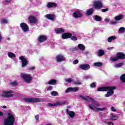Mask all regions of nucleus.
Listing matches in <instances>:
<instances>
[{
  "instance_id": "obj_1",
  "label": "nucleus",
  "mask_w": 125,
  "mask_h": 125,
  "mask_svg": "<svg viewBox=\"0 0 125 125\" xmlns=\"http://www.w3.org/2000/svg\"><path fill=\"white\" fill-rule=\"evenodd\" d=\"M79 97L81 98L82 99H83V100H85L86 101H91V104H88L89 107L91 110H93L94 111V110H97V111H103L105 110V107H102V108H98L97 107H100L101 106V104H100L93 100L92 98H91L90 97H89L88 96H83V95H80Z\"/></svg>"
},
{
  "instance_id": "obj_2",
  "label": "nucleus",
  "mask_w": 125,
  "mask_h": 125,
  "mask_svg": "<svg viewBox=\"0 0 125 125\" xmlns=\"http://www.w3.org/2000/svg\"><path fill=\"white\" fill-rule=\"evenodd\" d=\"M116 89L115 86L102 87L98 88L97 91H108L105 94V97H110L114 94V90Z\"/></svg>"
},
{
  "instance_id": "obj_3",
  "label": "nucleus",
  "mask_w": 125,
  "mask_h": 125,
  "mask_svg": "<svg viewBox=\"0 0 125 125\" xmlns=\"http://www.w3.org/2000/svg\"><path fill=\"white\" fill-rule=\"evenodd\" d=\"M15 122V115L12 112L8 113V117L4 120V125H14Z\"/></svg>"
},
{
  "instance_id": "obj_4",
  "label": "nucleus",
  "mask_w": 125,
  "mask_h": 125,
  "mask_svg": "<svg viewBox=\"0 0 125 125\" xmlns=\"http://www.w3.org/2000/svg\"><path fill=\"white\" fill-rule=\"evenodd\" d=\"M0 96L4 98H9L10 97H13V91L11 90L2 91Z\"/></svg>"
},
{
  "instance_id": "obj_5",
  "label": "nucleus",
  "mask_w": 125,
  "mask_h": 125,
  "mask_svg": "<svg viewBox=\"0 0 125 125\" xmlns=\"http://www.w3.org/2000/svg\"><path fill=\"white\" fill-rule=\"evenodd\" d=\"M24 101H25V102H30L31 103H34L42 102L43 100H42V99L37 98H26L24 99Z\"/></svg>"
},
{
  "instance_id": "obj_6",
  "label": "nucleus",
  "mask_w": 125,
  "mask_h": 125,
  "mask_svg": "<svg viewBox=\"0 0 125 125\" xmlns=\"http://www.w3.org/2000/svg\"><path fill=\"white\" fill-rule=\"evenodd\" d=\"M21 77L23 79V81L27 83H30L32 82V77L31 76L26 74H21Z\"/></svg>"
},
{
  "instance_id": "obj_7",
  "label": "nucleus",
  "mask_w": 125,
  "mask_h": 125,
  "mask_svg": "<svg viewBox=\"0 0 125 125\" xmlns=\"http://www.w3.org/2000/svg\"><path fill=\"white\" fill-rule=\"evenodd\" d=\"M93 4L96 9H101L103 7V3L101 1H95L93 2Z\"/></svg>"
},
{
  "instance_id": "obj_8",
  "label": "nucleus",
  "mask_w": 125,
  "mask_h": 125,
  "mask_svg": "<svg viewBox=\"0 0 125 125\" xmlns=\"http://www.w3.org/2000/svg\"><path fill=\"white\" fill-rule=\"evenodd\" d=\"M55 60L57 62H63L66 60V58L62 55L59 54L57 55Z\"/></svg>"
},
{
  "instance_id": "obj_9",
  "label": "nucleus",
  "mask_w": 125,
  "mask_h": 125,
  "mask_svg": "<svg viewBox=\"0 0 125 125\" xmlns=\"http://www.w3.org/2000/svg\"><path fill=\"white\" fill-rule=\"evenodd\" d=\"M79 91V87H68L65 90L66 93H69V92H77Z\"/></svg>"
},
{
  "instance_id": "obj_10",
  "label": "nucleus",
  "mask_w": 125,
  "mask_h": 125,
  "mask_svg": "<svg viewBox=\"0 0 125 125\" xmlns=\"http://www.w3.org/2000/svg\"><path fill=\"white\" fill-rule=\"evenodd\" d=\"M72 16L74 18H81V17H83L82 11H76L74 12L72 14Z\"/></svg>"
},
{
  "instance_id": "obj_11",
  "label": "nucleus",
  "mask_w": 125,
  "mask_h": 125,
  "mask_svg": "<svg viewBox=\"0 0 125 125\" xmlns=\"http://www.w3.org/2000/svg\"><path fill=\"white\" fill-rule=\"evenodd\" d=\"M20 27L24 33H26V32H28V31H29V27H28V25H27V24H26L25 22L21 23L20 24Z\"/></svg>"
},
{
  "instance_id": "obj_12",
  "label": "nucleus",
  "mask_w": 125,
  "mask_h": 125,
  "mask_svg": "<svg viewBox=\"0 0 125 125\" xmlns=\"http://www.w3.org/2000/svg\"><path fill=\"white\" fill-rule=\"evenodd\" d=\"M80 69L81 70H87L90 69V65L88 64H83L79 65Z\"/></svg>"
},
{
  "instance_id": "obj_13",
  "label": "nucleus",
  "mask_w": 125,
  "mask_h": 125,
  "mask_svg": "<svg viewBox=\"0 0 125 125\" xmlns=\"http://www.w3.org/2000/svg\"><path fill=\"white\" fill-rule=\"evenodd\" d=\"M19 59L21 61V67H25V66H26V65L28 64L27 60H26V59H25L23 56L20 57Z\"/></svg>"
},
{
  "instance_id": "obj_14",
  "label": "nucleus",
  "mask_w": 125,
  "mask_h": 125,
  "mask_svg": "<svg viewBox=\"0 0 125 125\" xmlns=\"http://www.w3.org/2000/svg\"><path fill=\"white\" fill-rule=\"evenodd\" d=\"M45 17L46 19H48L51 21H54L55 20V15L53 14H46Z\"/></svg>"
},
{
  "instance_id": "obj_15",
  "label": "nucleus",
  "mask_w": 125,
  "mask_h": 125,
  "mask_svg": "<svg viewBox=\"0 0 125 125\" xmlns=\"http://www.w3.org/2000/svg\"><path fill=\"white\" fill-rule=\"evenodd\" d=\"M47 37L45 35H40L38 37V42H45V41L47 40Z\"/></svg>"
},
{
  "instance_id": "obj_16",
  "label": "nucleus",
  "mask_w": 125,
  "mask_h": 125,
  "mask_svg": "<svg viewBox=\"0 0 125 125\" xmlns=\"http://www.w3.org/2000/svg\"><path fill=\"white\" fill-rule=\"evenodd\" d=\"M119 119V116L114 113H111L109 120L110 121H117Z\"/></svg>"
},
{
  "instance_id": "obj_17",
  "label": "nucleus",
  "mask_w": 125,
  "mask_h": 125,
  "mask_svg": "<svg viewBox=\"0 0 125 125\" xmlns=\"http://www.w3.org/2000/svg\"><path fill=\"white\" fill-rule=\"evenodd\" d=\"M28 20L30 23L32 24H35L37 22V18L35 17L31 16L28 18Z\"/></svg>"
},
{
  "instance_id": "obj_18",
  "label": "nucleus",
  "mask_w": 125,
  "mask_h": 125,
  "mask_svg": "<svg viewBox=\"0 0 125 125\" xmlns=\"http://www.w3.org/2000/svg\"><path fill=\"white\" fill-rule=\"evenodd\" d=\"M124 17H125L124 15L120 14L115 16L114 18V19L115 21H121V20H123V19H124Z\"/></svg>"
},
{
  "instance_id": "obj_19",
  "label": "nucleus",
  "mask_w": 125,
  "mask_h": 125,
  "mask_svg": "<svg viewBox=\"0 0 125 125\" xmlns=\"http://www.w3.org/2000/svg\"><path fill=\"white\" fill-rule=\"evenodd\" d=\"M66 113L69 116L71 119H74L75 113L73 111H69V109H66Z\"/></svg>"
},
{
  "instance_id": "obj_20",
  "label": "nucleus",
  "mask_w": 125,
  "mask_h": 125,
  "mask_svg": "<svg viewBox=\"0 0 125 125\" xmlns=\"http://www.w3.org/2000/svg\"><path fill=\"white\" fill-rule=\"evenodd\" d=\"M62 38L65 40L66 39H69L72 37V34L71 33H64L62 35Z\"/></svg>"
},
{
  "instance_id": "obj_21",
  "label": "nucleus",
  "mask_w": 125,
  "mask_h": 125,
  "mask_svg": "<svg viewBox=\"0 0 125 125\" xmlns=\"http://www.w3.org/2000/svg\"><path fill=\"white\" fill-rule=\"evenodd\" d=\"M57 6V4L55 2H48L47 3V7L48 8H51V7H54Z\"/></svg>"
},
{
  "instance_id": "obj_22",
  "label": "nucleus",
  "mask_w": 125,
  "mask_h": 125,
  "mask_svg": "<svg viewBox=\"0 0 125 125\" xmlns=\"http://www.w3.org/2000/svg\"><path fill=\"white\" fill-rule=\"evenodd\" d=\"M64 32H65V30L62 28L55 29V33L56 34H62Z\"/></svg>"
},
{
  "instance_id": "obj_23",
  "label": "nucleus",
  "mask_w": 125,
  "mask_h": 125,
  "mask_svg": "<svg viewBox=\"0 0 125 125\" xmlns=\"http://www.w3.org/2000/svg\"><path fill=\"white\" fill-rule=\"evenodd\" d=\"M116 56L118 59H125V55L121 52L118 53Z\"/></svg>"
},
{
  "instance_id": "obj_24",
  "label": "nucleus",
  "mask_w": 125,
  "mask_h": 125,
  "mask_svg": "<svg viewBox=\"0 0 125 125\" xmlns=\"http://www.w3.org/2000/svg\"><path fill=\"white\" fill-rule=\"evenodd\" d=\"M57 82L55 79H52L48 81V84H50L51 85H55L57 83Z\"/></svg>"
},
{
  "instance_id": "obj_25",
  "label": "nucleus",
  "mask_w": 125,
  "mask_h": 125,
  "mask_svg": "<svg viewBox=\"0 0 125 125\" xmlns=\"http://www.w3.org/2000/svg\"><path fill=\"white\" fill-rule=\"evenodd\" d=\"M66 104V101H63L62 102L58 101L56 103V106H62V105H65Z\"/></svg>"
},
{
  "instance_id": "obj_26",
  "label": "nucleus",
  "mask_w": 125,
  "mask_h": 125,
  "mask_svg": "<svg viewBox=\"0 0 125 125\" xmlns=\"http://www.w3.org/2000/svg\"><path fill=\"white\" fill-rule=\"evenodd\" d=\"M105 54V52L102 49L99 50L97 53V56H103Z\"/></svg>"
},
{
  "instance_id": "obj_27",
  "label": "nucleus",
  "mask_w": 125,
  "mask_h": 125,
  "mask_svg": "<svg viewBox=\"0 0 125 125\" xmlns=\"http://www.w3.org/2000/svg\"><path fill=\"white\" fill-rule=\"evenodd\" d=\"M94 19V20H95V21H97V22H100V21L102 20V18H101V17L98 15H95Z\"/></svg>"
},
{
  "instance_id": "obj_28",
  "label": "nucleus",
  "mask_w": 125,
  "mask_h": 125,
  "mask_svg": "<svg viewBox=\"0 0 125 125\" xmlns=\"http://www.w3.org/2000/svg\"><path fill=\"white\" fill-rule=\"evenodd\" d=\"M7 55L9 58H15L16 57L15 54L12 52H8L7 53Z\"/></svg>"
},
{
  "instance_id": "obj_29",
  "label": "nucleus",
  "mask_w": 125,
  "mask_h": 125,
  "mask_svg": "<svg viewBox=\"0 0 125 125\" xmlns=\"http://www.w3.org/2000/svg\"><path fill=\"white\" fill-rule=\"evenodd\" d=\"M78 47L80 50H82V51H83L85 49V46L83 44H79Z\"/></svg>"
},
{
  "instance_id": "obj_30",
  "label": "nucleus",
  "mask_w": 125,
  "mask_h": 125,
  "mask_svg": "<svg viewBox=\"0 0 125 125\" xmlns=\"http://www.w3.org/2000/svg\"><path fill=\"white\" fill-rule=\"evenodd\" d=\"M116 40L115 36H110L107 39L108 42H112L113 41H115Z\"/></svg>"
},
{
  "instance_id": "obj_31",
  "label": "nucleus",
  "mask_w": 125,
  "mask_h": 125,
  "mask_svg": "<svg viewBox=\"0 0 125 125\" xmlns=\"http://www.w3.org/2000/svg\"><path fill=\"white\" fill-rule=\"evenodd\" d=\"M124 65L123 62H121L119 63H116L114 64V68H121L122 66Z\"/></svg>"
},
{
  "instance_id": "obj_32",
  "label": "nucleus",
  "mask_w": 125,
  "mask_h": 125,
  "mask_svg": "<svg viewBox=\"0 0 125 125\" xmlns=\"http://www.w3.org/2000/svg\"><path fill=\"white\" fill-rule=\"evenodd\" d=\"M93 8H90L89 10H88L86 12V15H91L92 13H93Z\"/></svg>"
},
{
  "instance_id": "obj_33",
  "label": "nucleus",
  "mask_w": 125,
  "mask_h": 125,
  "mask_svg": "<svg viewBox=\"0 0 125 125\" xmlns=\"http://www.w3.org/2000/svg\"><path fill=\"white\" fill-rule=\"evenodd\" d=\"M83 80H91L92 76L91 75H85L83 78Z\"/></svg>"
},
{
  "instance_id": "obj_34",
  "label": "nucleus",
  "mask_w": 125,
  "mask_h": 125,
  "mask_svg": "<svg viewBox=\"0 0 125 125\" xmlns=\"http://www.w3.org/2000/svg\"><path fill=\"white\" fill-rule=\"evenodd\" d=\"M103 65L102 62L94 63V66H95L96 67H102Z\"/></svg>"
},
{
  "instance_id": "obj_35",
  "label": "nucleus",
  "mask_w": 125,
  "mask_h": 125,
  "mask_svg": "<svg viewBox=\"0 0 125 125\" xmlns=\"http://www.w3.org/2000/svg\"><path fill=\"white\" fill-rule=\"evenodd\" d=\"M120 80L123 83H125V73L120 77Z\"/></svg>"
},
{
  "instance_id": "obj_36",
  "label": "nucleus",
  "mask_w": 125,
  "mask_h": 125,
  "mask_svg": "<svg viewBox=\"0 0 125 125\" xmlns=\"http://www.w3.org/2000/svg\"><path fill=\"white\" fill-rule=\"evenodd\" d=\"M125 31V27H121L119 28L118 32L120 34H122L123 33H124Z\"/></svg>"
},
{
  "instance_id": "obj_37",
  "label": "nucleus",
  "mask_w": 125,
  "mask_h": 125,
  "mask_svg": "<svg viewBox=\"0 0 125 125\" xmlns=\"http://www.w3.org/2000/svg\"><path fill=\"white\" fill-rule=\"evenodd\" d=\"M65 82L66 83H71L72 82H73V79L72 78H67L65 79Z\"/></svg>"
},
{
  "instance_id": "obj_38",
  "label": "nucleus",
  "mask_w": 125,
  "mask_h": 125,
  "mask_svg": "<svg viewBox=\"0 0 125 125\" xmlns=\"http://www.w3.org/2000/svg\"><path fill=\"white\" fill-rule=\"evenodd\" d=\"M91 88H95L96 87V83L94 82L90 84Z\"/></svg>"
},
{
  "instance_id": "obj_39",
  "label": "nucleus",
  "mask_w": 125,
  "mask_h": 125,
  "mask_svg": "<svg viewBox=\"0 0 125 125\" xmlns=\"http://www.w3.org/2000/svg\"><path fill=\"white\" fill-rule=\"evenodd\" d=\"M110 60L111 61H113V62H115L116 61H117V60H119V59L117 56L116 55V57L110 58Z\"/></svg>"
},
{
  "instance_id": "obj_40",
  "label": "nucleus",
  "mask_w": 125,
  "mask_h": 125,
  "mask_svg": "<svg viewBox=\"0 0 125 125\" xmlns=\"http://www.w3.org/2000/svg\"><path fill=\"white\" fill-rule=\"evenodd\" d=\"M51 95L52 96H58V93L56 91H52L51 92Z\"/></svg>"
},
{
  "instance_id": "obj_41",
  "label": "nucleus",
  "mask_w": 125,
  "mask_h": 125,
  "mask_svg": "<svg viewBox=\"0 0 125 125\" xmlns=\"http://www.w3.org/2000/svg\"><path fill=\"white\" fill-rule=\"evenodd\" d=\"M69 50H70V51H77V50H79V48L77 47H75L70 49Z\"/></svg>"
},
{
  "instance_id": "obj_42",
  "label": "nucleus",
  "mask_w": 125,
  "mask_h": 125,
  "mask_svg": "<svg viewBox=\"0 0 125 125\" xmlns=\"http://www.w3.org/2000/svg\"><path fill=\"white\" fill-rule=\"evenodd\" d=\"M47 105H48L49 107H55V106H56V103H54V104L48 103V104H47Z\"/></svg>"
},
{
  "instance_id": "obj_43",
  "label": "nucleus",
  "mask_w": 125,
  "mask_h": 125,
  "mask_svg": "<svg viewBox=\"0 0 125 125\" xmlns=\"http://www.w3.org/2000/svg\"><path fill=\"white\" fill-rule=\"evenodd\" d=\"M8 21L6 19H3L1 21V24H7Z\"/></svg>"
},
{
  "instance_id": "obj_44",
  "label": "nucleus",
  "mask_w": 125,
  "mask_h": 125,
  "mask_svg": "<svg viewBox=\"0 0 125 125\" xmlns=\"http://www.w3.org/2000/svg\"><path fill=\"white\" fill-rule=\"evenodd\" d=\"M74 84H76L77 85H80L82 84V83L79 82V81H76L74 82Z\"/></svg>"
},
{
  "instance_id": "obj_45",
  "label": "nucleus",
  "mask_w": 125,
  "mask_h": 125,
  "mask_svg": "<svg viewBox=\"0 0 125 125\" xmlns=\"http://www.w3.org/2000/svg\"><path fill=\"white\" fill-rule=\"evenodd\" d=\"M72 41H78V38L76 36H72L71 37Z\"/></svg>"
},
{
  "instance_id": "obj_46",
  "label": "nucleus",
  "mask_w": 125,
  "mask_h": 125,
  "mask_svg": "<svg viewBox=\"0 0 125 125\" xmlns=\"http://www.w3.org/2000/svg\"><path fill=\"white\" fill-rule=\"evenodd\" d=\"M11 1V0H3V2H4L5 4L6 3H9Z\"/></svg>"
},
{
  "instance_id": "obj_47",
  "label": "nucleus",
  "mask_w": 125,
  "mask_h": 125,
  "mask_svg": "<svg viewBox=\"0 0 125 125\" xmlns=\"http://www.w3.org/2000/svg\"><path fill=\"white\" fill-rule=\"evenodd\" d=\"M79 63V60H75L73 62V64L74 65H76V64H78Z\"/></svg>"
},
{
  "instance_id": "obj_48",
  "label": "nucleus",
  "mask_w": 125,
  "mask_h": 125,
  "mask_svg": "<svg viewBox=\"0 0 125 125\" xmlns=\"http://www.w3.org/2000/svg\"><path fill=\"white\" fill-rule=\"evenodd\" d=\"M12 85H14L15 86H16V85H18V83L17 82H14L13 83H11Z\"/></svg>"
},
{
  "instance_id": "obj_49",
  "label": "nucleus",
  "mask_w": 125,
  "mask_h": 125,
  "mask_svg": "<svg viewBox=\"0 0 125 125\" xmlns=\"http://www.w3.org/2000/svg\"><path fill=\"white\" fill-rule=\"evenodd\" d=\"M52 88H53V87H52V86H50L49 87H48L47 88V90L48 91H50V90H52Z\"/></svg>"
},
{
  "instance_id": "obj_50",
  "label": "nucleus",
  "mask_w": 125,
  "mask_h": 125,
  "mask_svg": "<svg viewBox=\"0 0 125 125\" xmlns=\"http://www.w3.org/2000/svg\"><path fill=\"white\" fill-rule=\"evenodd\" d=\"M110 109L112 112H117V110L114 106H112Z\"/></svg>"
},
{
  "instance_id": "obj_51",
  "label": "nucleus",
  "mask_w": 125,
  "mask_h": 125,
  "mask_svg": "<svg viewBox=\"0 0 125 125\" xmlns=\"http://www.w3.org/2000/svg\"><path fill=\"white\" fill-rule=\"evenodd\" d=\"M114 24H117V21H110V25H114Z\"/></svg>"
},
{
  "instance_id": "obj_52",
  "label": "nucleus",
  "mask_w": 125,
  "mask_h": 125,
  "mask_svg": "<svg viewBox=\"0 0 125 125\" xmlns=\"http://www.w3.org/2000/svg\"><path fill=\"white\" fill-rule=\"evenodd\" d=\"M107 125H114V123L112 122H106Z\"/></svg>"
},
{
  "instance_id": "obj_53",
  "label": "nucleus",
  "mask_w": 125,
  "mask_h": 125,
  "mask_svg": "<svg viewBox=\"0 0 125 125\" xmlns=\"http://www.w3.org/2000/svg\"><path fill=\"white\" fill-rule=\"evenodd\" d=\"M29 70H31V71H33V70H35V67L32 66L29 68Z\"/></svg>"
},
{
  "instance_id": "obj_54",
  "label": "nucleus",
  "mask_w": 125,
  "mask_h": 125,
  "mask_svg": "<svg viewBox=\"0 0 125 125\" xmlns=\"http://www.w3.org/2000/svg\"><path fill=\"white\" fill-rule=\"evenodd\" d=\"M82 53L83 54H88V52H87L86 51H83L82 52Z\"/></svg>"
},
{
  "instance_id": "obj_55",
  "label": "nucleus",
  "mask_w": 125,
  "mask_h": 125,
  "mask_svg": "<svg viewBox=\"0 0 125 125\" xmlns=\"http://www.w3.org/2000/svg\"><path fill=\"white\" fill-rule=\"evenodd\" d=\"M106 11H108V8L104 9L102 10L103 12H106Z\"/></svg>"
},
{
  "instance_id": "obj_56",
  "label": "nucleus",
  "mask_w": 125,
  "mask_h": 125,
  "mask_svg": "<svg viewBox=\"0 0 125 125\" xmlns=\"http://www.w3.org/2000/svg\"><path fill=\"white\" fill-rule=\"evenodd\" d=\"M104 21L105 22H110V19H108V18H106L104 19Z\"/></svg>"
},
{
  "instance_id": "obj_57",
  "label": "nucleus",
  "mask_w": 125,
  "mask_h": 125,
  "mask_svg": "<svg viewBox=\"0 0 125 125\" xmlns=\"http://www.w3.org/2000/svg\"><path fill=\"white\" fill-rule=\"evenodd\" d=\"M39 115H36L35 116V119L37 120H39Z\"/></svg>"
},
{
  "instance_id": "obj_58",
  "label": "nucleus",
  "mask_w": 125,
  "mask_h": 125,
  "mask_svg": "<svg viewBox=\"0 0 125 125\" xmlns=\"http://www.w3.org/2000/svg\"><path fill=\"white\" fill-rule=\"evenodd\" d=\"M1 41H2V37H1V35L0 34V42H1Z\"/></svg>"
},
{
  "instance_id": "obj_59",
  "label": "nucleus",
  "mask_w": 125,
  "mask_h": 125,
  "mask_svg": "<svg viewBox=\"0 0 125 125\" xmlns=\"http://www.w3.org/2000/svg\"><path fill=\"white\" fill-rule=\"evenodd\" d=\"M3 116V113L1 112V111H0V117H1Z\"/></svg>"
},
{
  "instance_id": "obj_60",
  "label": "nucleus",
  "mask_w": 125,
  "mask_h": 125,
  "mask_svg": "<svg viewBox=\"0 0 125 125\" xmlns=\"http://www.w3.org/2000/svg\"><path fill=\"white\" fill-rule=\"evenodd\" d=\"M2 108H3V109H5V108H6V106L4 105V106H3Z\"/></svg>"
},
{
  "instance_id": "obj_61",
  "label": "nucleus",
  "mask_w": 125,
  "mask_h": 125,
  "mask_svg": "<svg viewBox=\"0 0 125 125\" xmlns=\"http://www.w3.org/2000/svg\"><path fill=\"white\" fill-rule=\"evenodd\" d=\"M7 41H10V38H7Z\"/></svg>"
},
{
  "instance_id": "obj_62",
  "label": "nucleus",
  "mask_w": 125,
  "mask_h": 125,
  "mask_svg": "<svg viewBox=\"0 0 125 125\" xmlns=\"http://www.w3.org/2000/svg\"><path fill=\"white\" fill-rule=\"evenodd\" d=\"M112 48H108L107 49L108 50H111V49H112Z\"/></svg>"
},
{
  "instance_id": "obj_63",
  "label": "nucleus",
  "mask_w": 125,
  "mask_h": 125,
  "mask_svg": "<svg viewBox=\"0 0 125 125\" xmlns=\"http://www.w3.org/2000/svg\"><path fill=\"white\" fill-rule=\"evenodd\" d=\"M46 125H52V124H47Z\"/></svg>"
},
{
  "instance_id": "obj_64",
  "label": "nucleus",
  "mask_w": 125,
  "mask_h": 125,
  "mask_svg": "<svg viewBox=\"0 0 125 125\" xmlns=\"http://www.w3.org/2000/svg\"><path fill=\"white\" fill-rule=\"evenodd\" d=\"M85 120H87V119H86Z\"/></svg>"
}]
</instances>
